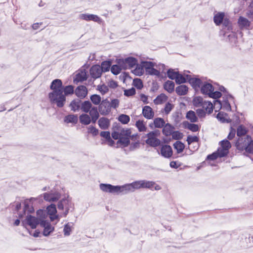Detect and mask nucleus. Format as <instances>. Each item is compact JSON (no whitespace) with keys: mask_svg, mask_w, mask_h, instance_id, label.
Returning <instances> with one entry per match:
<instances>
[{"mask_svg":"<svg viewBox=\"0 0 253 253\" xmlns=\"http://www.w3.org/2000/svg\"><path fill=\"white\" fill-rule=\"evenodd\" d=\"M50 87L52 90L48 94L50 102L56 103L58 107H62L66 101V97L63 94L62 81L59 79L53 80Z\"/></svg>","mask_w":253,"mask_h":253,"instance_id":"f257e3e1","label":"nucleus"},{"mask_svg":"<svg viewBox=\"0 0 253 253\" xmlns=\"http://www.w3.org/2000/svg\"><path fill=\"white\" fill-rule=\"evenodd\" d=\"M235 146L239 151L244 152V154H253V139L249 135L239 137Z\"/></svg>","mask_w":253,"mask_h":253,"instance_id":"f03ea898","label":"nucleus"},{"mask_svg":"<svg viewBox=\"0 0 253 253\" xmlns=\"http://www.w3.org/2000/svg\"><path fill=\"white\" fill-rule=\"evenodd\" d=\"M201 91L202 93L208 95L210 97L214 99L219 98L221 96L220 91H214V88L211 84L204 82L201 86Z\"/></svg>","mask_w":253,"mask_h":253,"instance_id":"7ed1b4c3","label":"nucleus"},{"mask_svg":"<svg viewBox=\"0 0 253 253\" xmlns=\"http://www.w3.org/2000/svg\"><path fill=\"white\" fill-rule=\"evenodd\" d=\"M73 204L72 202L71 199L67 196L66 198L60 200L57 205L58 209L59 210L63 211V215L66 216L69 212L70 209L73 207Z\"/></svg>","mask_w":253,"mask_h":253,"instance_id":"20e7f679","label":"nucleus"},{"mask_svg":"<svg viewBox=\"0 0 253 253\" xmlns=\"http://www.w3.org/2000/svg\"><path fill=\"white\" fill-rule=\"evenodd\" d=\"M40 220L30 214L25 215V219L22 220L23 226L27 230L29 228L36 229L37 225L40 224Z\"/></svg>","mask_w":253,"mask_h":253,"instance_id":"39448f33","label":"nucleus"},{"mask_svg":"<svg viewBox=\"0 0 253 253\" xmlns=\"http://www.w3.org/2000/svg\"><path fill=\"white\" fill-rule=\"evenodd\" d=\"M160 135L159 130H155L149 132L146 134L147 139L146 140V143L152 146L156 147L160 144L161 141L157 138V137Z\"/></svg>","mask_w":253,"mask_h":253,"instance_id":"423d86ee","label":"nucleus"},{"mask_svg":"<svg viewBox=\"0 0 253 253\" xmlns=\"http://www.w3.org/2000/svg\"><path fill=\"white\" fill-rule=\"evenodd\" d=\"M37 199L35 198H31L29 199H26L24 202V214H19V217H22L24 215H29L34 211V208L33 207L34 202L37 201Z\"/></svg>","mask_w":253,"mask_h":253,"instance_id":"0eeeda50","label":"nucleus"},{"mask_svg":"<svg viewBox=\"0 0 253 253\" xmlns=\"http://www.w3.org/2000/svg\"><path fill=\"white\" fill-rule=\"evenodd\" d=\"M137 60L132 57H128L125 59L120 60L119 64L123 69L131 68L137 64Z\"/></svg>","mask_w":253,"mask_h":253,"instance_id":"6e6552de","label":"nucleus"},{"mask_svg":"<svg viewBox=\"0 0 253 253\" xmlns=\"http://www.w3.org/2000/svg\"><path fill=\"white\" fill-rule=\"evenodd\" d=\"M143 65L147 74L159 76L160 72L155 69V63L151 61H143Z\"/></svg>","mask_w":253,"mask_h":253,"instance_id":"1a4fd4ad","label":"nucleus"},{"mask_svg":"<svg viewBox=\"0 0 253 253\" xmlns=\"http://www.w3.org/2000/svg\"><path fill=\"white\" fill-rule=\"evenodd\" d=\"M132 183L134 191L140 188H152L155 183L145 180L134 181Z\"/></svg>","mask_w":253,"mask_h":253,"instance_id":"9d476101","label":"nucleus"},{"mask_svg":"<svg viewBox=\"0 0 253 253\" xmlns=\"http://www.w3.org/2000/svg\"><path fill=\"white\" fill-rule=\"evenodd\" d=\"M231 145L230 142L227 140H223L220 142V147L218 149L219 153V157H223L226 156L229 152Z\"/></svg>","mask_w":253,"mask_h":253,"instance_id":"9b49d317","label":"nucleus"},{"mask_svg":"<svg viewBox=\"0 0 253 253\" xmlns=\"http://www.w3.org/2000/svg\"><path fill=\"white\" fill-rule=\"evenodd\" d=\"M46 214L49 216L50 219L51 221L57 220V221L59 220L60 217L57 214V210L56 206L54 204H51L47 207L46 210Z\"/></svg>","mask_w":253,"mask_h":253,"instance_id":"f8f14e48","label":"nucleus"},{"mask_svg":"<svg viewBox=\"0 0 253 253\" xmlns=\"http://www.w3.org/2000/svg\"><path fill=\"white\" fill-rule=\"evenodd\" d=\"M99 111L101 115H106L111 111V106L109 101L107 99L102 101L99 106Z\"/></svg>","mask_w":253,"mask_h":253,"instance_id":"ddd939ff","label":"nucleus"},{"mask_svg":"<svg viewBox=\"0 0 253 253\" xmlns=\"http://www.w3.org/2000/svg\"><path fill=\"white\" fill-rule=\"evenodd\" d=\"M79 18L82 20H84L87 21H93L94 22L101 23L102 20L101 18L96 15L88 14V13H83L79 15Z\"/></svg>","mask_w":253,"mask_h":253,"instance_id":"4468645a","label":"nucleus"},{"mask_svg":"<svg viewBox=\"0 0 253 253\" xmlns=\"http://www.w3.org/2000/svg\"><path fill=\"white\" fill-rule=\"evenodd\" d=\"M60 197V194L55 191H51L49 193H45L43 194V199L48 202L56 201Z\"/></svg>","mask_w":253,"mask_h":253,"instance_id":"2eb2a0df","label":"nucleus"},{"mask_svg":"<svg viewBox=\"0 0 253 253\" xmlns=\"http://www.w3.org/2000/svg\"><path fill=\"white\" fill-rule=\"evenodd\" d=\"M40 225L43 228V235L44 236H48L54 231V226H53L50 223L47 221H42Z\"/></svg>","mask_w":253,"mask_h":253,"instance_id":"dca6fc26","label":"nucleus"},{"mask_svg":"<svg viewBox=\"0 0 253 253\" xmlns=\"http://www.w3.org/2000/svg\"><path fill=\"white\" fill-rule=\"evenodd\" d=\"M99 188L104 192L116 194V186L101 183L99 185Z\"/></svg>","mask_w":253,"mask_h":253,"instance_id":"f3484780","label":"nucleus"},{"mask_svg":"<svg viewBox=\"0 0 253 253\" xmlns=\"http://www.w3.org/2000/svg\"><path fill=\"white\" fill-rule=\"evenodd\" d=\"M102 73V69L100 66L95 65L90 69V75L94 79L99 78Z\"/></svg>","mask_w":253,"mask_h":253,"instance_id":"a211bd4d","label":"nucleus"},{"mask_svg":"<svg viewBox=\"0 0 253 253\" xmlns=\"http://www.w3.org/2000/svg\"><path fill=\"white\" fill-rule=\"evenodd\" d=\"M75 93L78 97L83 99L87 94V89L84 85H80L76 88Z\"/></svg>","mask_w":253,"mask_h":253,"instance_id":"6ab92c4d","label":"nucleus"},{"mask_svg":"<svg viewBox=\"0 0 253 253\" xmlns=\"http://www.w3.org/2000/svg\"><path fill=\"white\" fill-rule=\"evenodd\" d=\"M238 23L239 27L242 29L248 30L251 26V23L248 19L242 16L239 17Z\"/></svg>","mask_w":253,"mask_h":253,"instance_id":"aec40b11","label":"nucleus"},{"mask_svg":"<svg viewBox=\"0 0 253 253\" xmlns=\"http://www.w3.org/2000/svg\"><path fill=\"white\" fill-rule=\"evenodd\" d=\"M161 154L165 158L170 157L172 155V151L171 147L167 145L163 146L161 149Z\"/></svg>","mask_w":253,"mask_h":253,"instance_id":"412c9836","label":"nucleus"},{"mask_svg":"<svg viewBox=\"0 0 253 253\" xmlns=\"http://www.w3.org/2000/svg\"><path fill=\"white\" fill-rule=\"evenodd\" d=\"M142 114L147 119H152L154 116V113L152 109L148 106H145L143 107Z\"/></svg>","mask_w":253,"mask_h":253,"instance_id":"4be33fe9","label":"nucleus"},{"mask_svg":"<svg viewBox=\"0 0 253 253\" xmlns=\"http://www.w3.org/2000/svg\"><path fill=\"white\" fill-rule=\"evenodd\" d=\"M98 126L102 129H107L110 126V121L107 118L102 117L98 121Z\"/></svg>","mask_w":253,"mask_h":253,"instance_id":"5701e85b","label":"nucleus"},{"mask_svg":"<svg viewBox=\"0 0 253 253\" xmlns=\"http://www.w3.org/2000/svg\"><path fill=\"white\" fill-rule=\"evenodd\" d=\"M89 114V116L92 120V122L93 123H95L97 120L98 119L99 114L98 112V110L97 107H93L88 112Z\"/></svg>","mask_w":253,"mask_h":253,"instance_id":"b1692460","label":"nucleus"},{"mask_svg":"<svg viewBox=\"0 0 253 253\" xmlns=\"http://www.w3.org/2000/svg\"><path fill=\"white\" fill-rule=\"evenodd\" d=\"M144 67L143 65V61H142L140 64H136V67L134 69H133L132 72V73L135 75L136 76H141L144 73Z\"/></svg>","mask_w":253,"mask_h":253,"instance_id":"393cba45","label":"nucleus"},{"mask_svg":"<svg viewBox=\"0 0 253 253\" xmlns=\"http://www.w3.org/2000/svg\"><path fill=\"white\" fill-rule=\"evenodd\" d=\"M188 80L189 81L190 83L193 86L195 89H197L200 87L201 88L202 85L203 84V82L199 79L193 78H190L189 77Z\"/></svg>","mask_w":253,"mask_h":253,"instance_id":"a878e982","label":"nucleus"},{"mask_svg":"<svg viewBox=\"0 0 253 253\" xmlns=\"http://www.w3.org/2000/svg\"><path fill=\"white\" fill-rule=\"evenodd\" d=\"M233 101V97L231 95L227 97V100H224L222 103V108L226 111H230L231 109L229 101Z\"/></svg>","mask_w":253,"mask_h":253,"instance_id":"bb28decb","label":"nucleus"},{"mask_svg":"<svg viewBox=\"0 0 253 253\" xmlns=\"http://www.w3.org/2000/svg\"><path fill=\"white\" fill-rule=\"evenodd\" d=\"M80 121L81 124L87 125L92 121L90 116L86 114H83L79 117Z\"/></svg>","mask_w":253,"mask_h":253,"instance_id":"cd10ccee","label":"nucleus"},{"mask_svg":"<svg viewBox=\"0 0 253 253\" xmlns=\"http://www.w3.org/2000/svg\"><path fill=\"white\" fill-rule=\"evenodd\" d=\"M216 118L222 123H229L230 122V119L229 118L228 115L222 112H219L216 116Z\"/></svg>","mask_w":253,"mask_h":253,"instance_id":"c85d7f7f","label":"nucleus"},{"mask_svg":"<svg viewBox=\"0 0 253 253\" xmlns=\"http://www.w3.org/2000/svg\"><path fill=\"white\" fill-rule=\"evenodd\" d=\"M202 107L209 114H211L213 111V105L210 101H204Z\"/></svg>","mask_w":253,"mask_h":253,"instance_id":"c756f323","label":"nucleus"},{"mask_svg":"<svg viewBox=\"0 0 253 253\" xmlns=\"http://www.w3.org/2000/svg\"><path fill=\"white\" fill-rule=\"evenodd\" d=\"M163 132L166 136L172 134L174 127L169 124H167L163 126Z\"/></svg>","mask_w":253,"mask_h":253,"instance_id":"7c9ffc66","label":"nucleus"},{"mask_svg":"<svg viewBox=\"0 0 253 253\" xmlns=\"http://www.w3.org/2000/svg\"><path fill=\"white\" fill-rule=\"evenodd\" d=\"M168 99V96L164 93H162L158 95L156 99H154V102L155 104H161L166 102Z\"/></svg>","mask_w":253,"mask_h":253,"instance_id":"2f4dec72","label":"nucleus"},{"mask_svg":"<svg viewBox=\"0 0 253 253\" xmlns=\"http://www.w3.org/2000/svg\"><path fill=\"white\" fill-rule=\"evenodd\" d=\"M64 121L68 124H76L78 122V116L76 115H69L65 117Z\"/></svg>","mask_w":253,"mask_h":253,"instance_id":"473e14b6","label":"nucleus"},{"mask_svg":"<svg viewBox=\"0 0 253 253\" xmlns=\"http://www.w3.org/2000/svg\"><path fill=\"white\" fill-rule=\"evenodd\" d=\"M188 88L185 85H181L176 88V92L179 95H183L187 93Z\"/></svg>","mask_w":253,"mask_h":253,"instance_id":"72a5a7b5","label":"nucleus"},{"mask_svg":"<svg viewBox=\"0 0 253 253\" xmlns=\"http://www.w3.org/2000/svg\"><path fill=\"white\" fill-rule=\"evenodd\" d=\"M164 88L169 92L171 93L174 88V83L171 81H167L164 84Z\"/></svg>","mask_w":253,"mask_h":253,"instance_id":"f704fd0d","label":"nucleus"},{"mask_svg":"<svg viewBox=\"0 0 253 253\" xmlns=\"http://www.w3.org/2000/svg\"><path fill=\"white\" fill-rule=\"evenodd\" d=\"M192 102L194 106L198 107H202L204 102V101H203V99L202 97L195 96L193 98Z\"/></svg>","mask_w":253,"mask_h":253,"instance_id":"c9c22d12","label":"nucleus"},{"mask_svg":"<svg viewBox=\"0 0 253 253\" xmlns=\"http://www.w3.org/2000/svg\"><path fill=\"white\" fill-rule=\"evenodd\" d=\"M64 95L65 96L72 95L74 92V87L73 85H69L66 86H63Z\"/></svg>","mask_w":253,"mask_h":253,"instance_id":"e433bc0d","label":"nucleus"},{"mask_svg":"<svg viewBox=\"0 0 253 253\" xmlns=\"http://www.w3.org/2000/svg\"><path fill=\"white\" fill-rule=\"evenodd\" d=\"M92 107L91 103L88 101H85L82 103L81 109L83 112L88 113Z\"/></svg>","mask_w":253,"mask_h":253,"instance_id":"4c0bfd02","label":"nucleus"},{"mask_svg":"<svg viewBox=\"0 0 253 253\" xmlns=\"http://www.w3.org/2000/svg\"><path fill=\"white\" fill-rule=\"evenodd\" d=\"M188 79V75H186V76L185 77L178 73L177 74V76H176L175 81L177 84H180L185 83L186 81Z\"/></svg>","mask_w":253,"mask_h":253,"instance_id":"58836bf2","label":"nucleus"},{"mask_svg":"<svg viewBox=\"0 0 253 253\" xmlns=\"http://www.w3.org/2000/svg\"><path fill=\"white\" fill-rule=\"evenodd\" d=\"M224 17V14L223 13H217L214 16V22L216 25H218L223 21Z\"/></svg>","mask_w":253,"mask_h":253,"instance_id":"ea45409f","label":"nucleus"},{"mask_svg":"<svg viewBox=\"0 0 253 253\" xmlns=\"http://www.w3.org/2000/svg\"><path fill=\"white\" fill-rule=\"evenodd\" d=\"M37 218L40 220V223L42 221H45L44 219L47 217L46 212L42 210H39L37 211Z\"/></svg>","mask_w":253,"mask_h":253,"instance_id":"a19ab883","label":"nucleus"},{"mask_svg":"<svg viewBox=\"0 0 253 253\" xmlns=\"http://www.w3.org/2000/svg\"><path fill=\"white\" fill-rule=\"evenodd\" d=\"M129 142L130 140L129 137H121L118 141L117 143L120 144L121 146L124 147L128 146L129 144Z\"/></svg>","mask_w":253,"mask_h":253,"instance_id":"79ce46f5","label":"nucleus"},{"mask_svg":"<svg viewBox=\"0 0 253 253\" xmlns=\"http://www.w3.org/2000/svg\"><path fill=\"white\" fill-rule=\"evenodd\" d=\"M186 118L192 123L196 122L198 120L195 113L193 111H189L187 113Z\"/></svg>","mask_w":253,"mask_h":253,"instance_id":"37998d69","label":"nucleus"},{"mask_svg":"<svg viewBox=\"0 0 253 253\" xmlns=\"http://www.w3.org/2000/svg\"><path fill=\"white\" fill-rule=\"evenodd\" d=\"M247 132L246 128L242 125L240 126L237 129V134L239 137H244Z\"/></svg>","mask_w":253,"mask_h":253,"instance_id":"c03bdc74","label":"nucleus"},{"mask_svg":"<svg viewBox=\"0 0 253 253\" xmlns=\"http://www.w3.org/2000/svg\"><path fill=\"white\" fill-rule=\"evenodd\" d=\"M73 229V225L71 223L66 224L63 229L64 235L65 236H68L70 235Z\"/></svg>","mask_w":253,"mask_h":253,"instance_id":"a18cd8bd","label":"nucleus"},{"mask_svg":"<svg viewBox=\"0 0 253 253\" xmlns=\"http://www.w3.org/2000/svg\"><path fill=\"white\" fill-rule=\"evenodd\" d=\"M154 124L156 127L162 128L164 126L165 122L163 119L157 118L154 120Z\"/></svg>","mask_w":253,"mask_h":253,"instance_id":"49530a36","label":"nucleus"},{"mask_svg":"<svg viewBox=\"0 0 253 253\" xmlns=\"http://www.w3.org/2000/svg\"><path fill=\"white\" fill-rule=\"evenodd\" d=\"M86 79L87 75L85 71H81L76 75V80L79 82L86 80Z\"/></svg>","mask_w":253,"mask_h":253,"instance_id":"de8ad7c7","label":"nucleus"},{"mask_svg":"<svg viewBox=\"0 0 253 253\" xmlns=\"http://www.w3.org/2000/svg\"><path fill=\"white\" fill-rule=\"evenodd\" d=\"M71 110L74 112L78 111L80 107V102L78 100H74L70 104Z\"/></svg>","mask_w":253,"mask_h":253,"instance_id":"09e8293b","label":"nucleus"},{"mask_svg":"<svg viewBox=\"0 0 253 253\" xmlns=\"http://www.w3.org/2000/svg\"><path fill=\"white\" fill-rule=\"evenodd\" d=\"M136 126L139 131H145L147 127L143 121L138 120L136 122Z\"/></svg>","mask_w":253,"mask_h":253,"instance_id":"8fccbe9b","label":"nucleus"},{"mask_svg":"<svg viewBox=\"0 0 253 253\" xmlns=\"http://www.w3.org/2000/svg\"><path fill=\"white\" fill-rule=\"evenodd\" d=\"M90 99L91 102L95 105H99L101 103V98L99 95H92Z\"/></svg>","mask_w":253,"mask_h":253,"instance_id":"3c124183","label":"nucleus"},{"mask_svg":"<svg viewBox=\"0 0 253 253\" xmlns=\"http://www.w3.org/2000/svg\"><path fill=\"white\" fill-rule=\"evenodd\" d=\"M173 146L178 153L182 152L184 148V145L180 141H176L174 143Z\"/></svg>","mask_w":253,"mask_h":253,"instance_id":"603ef678","label":"nucleus"},{"mask_svg":"<svg viewBox=\"0 0 253 253\" xmlns=\"http://www.w3.org/2000/svg\"><path fill=\"white\" fill-rule=\"evenodd\" d=\"M118 120L123 124H127L130 121V118L128 115L122 114L118 117Z\"/></svg>","mask_w":253,"mask_h":253,"instance_id":"864d4df0","label":"nucleus"},{"mask_svg":"<svg viewBox=\"0 0 253 253\" xmlns=\"http://www.w3.org/2000/svg\"><path fill=\"white\" fill-rule=\"evenodd\" d=\"M178 73V72L175 71L174 70L169 69L167 72V75L169 79L175 80Z\"/></svg>","mask_w":253,"mask_h":253,"instance_id":"5fc2aeb1","label":"nucleus"},{"mask_svg":"<svg viewBox=\"0 0 253 253\" xmlns=\"http://www.w3.org/2000/svg\"><path fill=\"white\" fill-rule=\"evenodd\" d=\"M186 127L193 132H196L199 129V126L194 124L187 123Z\"/></svg>","mask_w":253,"mask_h":253,"instance_id":"6e6d98bb","label":"nucleus"},{"mask_svg":"<svg viewBox=\"0 0 253 253\" xmlns=\"http://www.w3.org/2000/svg\"><path fill=\"white\" fill-rule=\"evenodd\" d=\"M133 85L139 89H141L143 86L142 82L140 79H134L133 81Z\"/></svg>","mask_w":253,"mask_h":253,"instance_id":"4d7b16f0","label":"nucleus"},{"mask_svg":"<svg viewBox=\"0 0 253 253\" xmlns=\"http://www.w3.org/2000/svg\"><path fill=\"white\" fill-rule=\"evenodd\" d=\"M127 194L125 185L122 186H116V194Z\"/></svg>","mask_w":253,"mask_h":253,"instance_id":"13d9d810","label":"nucleus"},{"mask_svg":"<svg viewBox=\"0 0 253 253\" xmlns=\"http://www.w3.org/2000/svg\"><path fill=\"white\" fill-rule=\"evenodd\" d=\"M87 132L93 136H96L98 134V130L93 126H89L87 128Z\"/></svg>","mask_w":253,"mask_h":253,"instance_id":"bf43d9fd","label":"nucleus"},{"mask_svg":"<svg viewBox=\"0 0 253 253\" xmlns=\"http://www.w3.org/2000/svg\"><path fill=\"white\" fill-rule=\"evenodd\" d=\"M111 66V64L110 62L109 61H104L102 63L101 68L102 69V72H106L108 71Z\"/></svg>","mask_w":253,"mask_h":253,"instance_id":"052dcab7","label":"nucleus"},{"mask_svg":"<svg viewBox=\"0 0 253 253\" xmlns=\"http://www.w3.org/2000/svg\"><path fill=\"white\" fill-rule=\"evenodd\" d=\"M97 89L102 94H104L106 93L109 89L108 86L106 85H98L97 86Z\"/></svg>","mask_w":253,"mask_h":253,"instance_id":"680f3d73","label":"nucleus"},{"mask_svg":"<svg viewBox=\"0 0 253 253\" xmlns=\"http://www.w3.org/2000/svg\"><path fill=\"white\" fill-rule=\"evenodd\" d=\"M121 70V68L117 65H114L111 67V72L114 75L119 74Z\"/></svg>","mask_w":253,"mask_h":253,"instance_id":"e2e57ef3","label":"nucleus"},{"mask_svg":"<svg viewBox=\"0 0 253 253\" xmlns=\"http://www.w3.org/2000/svg\"><path fill=\"white\" fill-rule=\"evenodd\" d=\"M198 141V138L196 136L189 135L187 138V141L189 145H190L194 142H197Z\"/></svg>","mask_w":253,"mask_h":253,"instance_id":"0e129e2a","label":"nucleus"},{"mask_svg":"<svg viewBox=\"0 0 253 253\" xmlns=\"http://www.w3.org/2000/svg\"><path fill=\"white\" fill-rule=\"evenodd\" d=\"M112 136L114 139L116 140L118 139H120V138H121L119 132L116 126L113 128V131L112 133Z\"/></svg>","mask_w":253,"mask_h":253,"instance_id":"69168bd1","label":"nucleus"},{"mask_svg":"<svg viewBox=\"0 0 253 253\" xmlns=\"http://www.w3.org/2000/svg\"><path fill=\"white\" fill-rule=\"evenodd\" d=\"M173 108V105L172 104H171L169 102L167 103L166 104V106H165V107L164 109L165 112L167 114H169L171 111V110Z\"/></svg>","mask_w":253,"mask_h":253,"instance_id":"338daca9","label":"nucleus"},{"mask_svg":"<svg viewBox=\"0 0 253 253\" xmlns=\"http://www.w3.org/2000/svg\"><path fill=\"white\" fill-rule=\"evenodd\" d=\"M247 14L250 18L253 19V1L252 2L249 7Z\"/></svg>","mask_w":253,"mask_h":253,"instance_id":"774afa93","label":"nucleus"}]
</instances>
